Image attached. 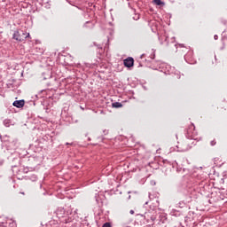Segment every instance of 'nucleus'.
Instances as JSON below:
<instances>
[{"label": "nucleus", "instance_id": "obj_2", "mask_svg": "<svg viewBox=\"0 0 227 227\" xmlns=\"http://www.w3.org/2000/svg\"><path fill=\"white\" fill-rule=\"evenodd\" d=\"M144 218L147 223H153L157 219V207L155 206H149V208L144 214Z\"/></svg>", "mask_w": 227, "mask_h": 227}, {"label": "nucleus", "instance_id": "obj_9", "mask_svg": "<svg viewBox=\"0 0 227 227\" xmlns=\"http://www.w3.org/2000/svg\"><path fill=\"white\" fill-rule=\"evenodd\" d=\"M30 180H32V182H36L38 180V177L36 176V175H33L31 177H30Z\"/></svg>", "mask_w": 227, "mask_h": 227}, {"label": "nucleus", "instance_id": "obj_17", "mask_svg": "<svg viewBox=\"0 0 227 227\" xmlns=\"http://www.w3.org/2000/svg\"><path fill=\"white\" fill-rule=\"evenodd\" d=\"M66 145H70L69 143H67Z\"/></svg>", "mask_w": 227, "mask_h": 227}, {"label": "nucleus", "instance_id": "obj_18", "mask_svg": "<svg viewBox=\"0 0 227 227\" xmlns=\"http://www.w3.org/2000/svg\"><path fill=\"white\" fill-rule=\"evenodd\" d=\"M21 194H24V192H21Z\"/></svg>", "mask_w": 227, "mask_h": 227}, {"label": "nucleus", "instance_id": "obj_7", "mask_svg": "<svg viewBox=\"0 0 227 227\" xmlns=\"http://www.w3.org/2000/svg\"><path fill=\"white\" fill-rule=\"evenodd\" d=\"M4 127H10V125H12V120H10V119H5V120L4 121Z\"/></svg>", "mask_w": 227, "mask_h": 227}, {"label": "nucleus", "instance_id": "obj_13", "mask_svg": "<svg viewBox=\"0 0 227 227\" xmlns=\"http://www.w3.org/2000/svg\"><path fill=\"white\" fill-rule=\"evenodd\" d=\"M215 40H218L219 36L217 35H214Z\"/></svg>", "mask_w": 227, "mask_h": 227}, {"label": "nucleus", "instance_id": "obj_15", "mask_svg": "<svg viewBox=\"0 0 227 227\" xmlns=\"http://www.w3.org/2000/svg\"><path fill=\"white\" fill-rule=\"evenodd\" d=\"M86 24H90V21H87Z\"/></svg>", "mask_w": 227, "mask_h": 227}, {"label": "nucleus", "instance_id": "obj_11", "mask_svg": "<svg viewBox=\"0 0 227 227\" xmlns=\"http://www.w3.org/2000/svg\"><path fill=\"white\" fill-rule=\"evenodd\" d=\"M103 227H112L110 223H106Z\"/></svg>", "mask_w": 227, "mask_h": 227}, {"label": "nucleus", "instance_id": "obj_5", "mask_svg": "<svg viewBox=\"0 0 227 227\" xmlns=\"http://www.w3.org/2000/svg\"><path fill=\"white\" fill-rule=\"evenodd\" d=\"M26 101H24V99H20V100H16L12 103V106L14 107H18V109H20L23 106H25Z\"/></svg>", "mask_w": 227, "mask_h": 227}, {"label": "nucleus", "instance_id": "obj_10", "mask_svg": "<svg viewBox=\"0 0 227 227\" xmlns=\"http://www.w3.org/2000/svg\"><path fill=\"white\" fill-rule=\"evenodd\" d=\"M210 145H211V146H215V145H216L215 140H212V141L210 142Z\"/></svg>", "mask_w": 227, "mask_h": 227}, {"label": "nucleus", "instance_id": "obj_6", "mask_svg": "<svg viewBox=\"0 0 227 227\" xmlns=\"http://www.w3.org/2000/svg\"><path fill=\"white\" fill-rule=\"evenodd\" d=\"M112 107L119 109L120 107H123V105L120 102H114L112 104Z\"/></svg>", "mask_w": 227, "mask_h": 227}, {"label": "nucleus", "instance_id": "obj_4", "mask_svg": "<svg viewBox=\"0 0 227 227\" xmlns=\"http://www.w3.org/2000/svg\"><path fill=\"white\" fill-rule=\"evenodd\" d=\"M124 67L127 68H131V67H134V58L129 57L123 61Z\"/></svg>", "mask_w": 227, "mask_h": 227}, {"label": "nucleus", "instance_id": "obj_1", "mask_svg": "<svg viewBox=\"0 0 227 227\" xmlns=\"http://www.w3.org/2000/svg\"><path fill=\"white\" fill-rule=\"evenodd\" d=\"M192 129L194 130V124H192L189 129L187 130V134L191 138H187L184 142V144L182 145L181 152H189V150L192 148V145H194V142H192V139H196L192 135H191V132Z\"/></svg>", "mask_w": 227, "mask_h": 227}, {"label": "nucleus", "instance_id": "obj_8", "mask_svg": "<svg viewBox=\"0 0 227 227\" xmlns=\"http://www.w3.org/2000/svg\"><path fill=\"white\" fill-rule=\"evenodd\" d=\"M154 4H156L157 6L164 5V2H162L161 0H154Z\"/></svg>", "mask_w": 227, "mask_h": 227}, {"label": "nucleus", "instance_id": "obj_14", "mask_svg": "<svg viewBox=\"0 0 227 227\" xmlns=\"http://www.w3.org/2000/svg\"><path fill=\"white\" fill-rule=\"evenodd\" d=\"M129 214H131V215H134V210L131 209V210L129 211Z\"/></svg>", "mask_w": 227, "mask_h": 227}, {"label": "nucleus", "instance_id": "obj_3", "mask_svg": "<svg viewBox=\"0 0 227 227\" xmlns=\"http://www.w3.org/2000/svg\"><path fill=\"white\" fill-rule=\"evenodd\" d=\"M13 40H17L18 42H24L27 38H29V33L20 31H15L12 35Z\"/></svg>", "mask_w": 227, "mask_h": 227}, {"label": "nucleus", "instance_id": "obj_16", "mask_svg": "<svg viewBox=\"0 0 227 227\" xmlns=\"http://www.w3.org/2000/svg\"><path fill=\"white\" fill-rule=\"evenodd\" d=\"M145 205H148V201L145 202Z\"/></svg>", "mask_w": 227, "mask_h": 227}, {"label": "nucleus", "instance_id": "obj_12", "mask_svg": "<svg viewBox=\"0 0 227 227\" xmlns=\"http://www.w3.org/2000/svg\"><path fill=\"white\" fill-rule=\"evenodd\" d=\"M103 134H104L105 136H107V134H109V131H108L107 129H104V130H103Z\"/></svg>", "mask_w": 227, "mask_h": 227}]
</instances>
